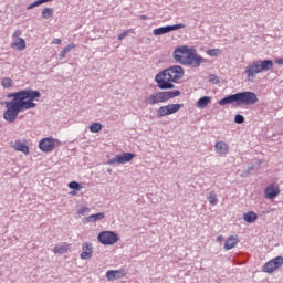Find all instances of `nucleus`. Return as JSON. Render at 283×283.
Here are the masks:
<instances>
[{"label": "nucleus", "mask_w": 283, "mask_h": 283, "mask_svg": "<svg viewBox=\"0 0 283 283\" xmlns=\"http://www.w3.org/2000/svg\"><path fill=\"white\" fill-rule=\"evenodd\" d=\"M8 98L13 99L6 102L3 118L7 123H14V120L19 118V114H21V112H27V109H34V107H36L34 99L41 98V92L28 88L10 93Z\"/></svg>", "instance_id": "1"}, {"label": "nucleus", "mask_w": 283, "mask_h": 283, "mask_svg": "<svg viewBox=\"0 0 283 283\" xmlns=\"http://www.w3.org/2000/svg\"><path fill=\"white\" fill-rule=\"evenodd\" d=\"M182 76H185V69L175 65L158 73L155 81L159 90H174V83H178Z\"/></svg>", "instance_id": "2"}, {"label": "nucleus", "mask_w": 283, "mask_h": 283, "mask_svg": "<svg viewBox=\"0 0 283 283\" xmlns=\"http://www.w3.org/2000/svg\"><path fill=\"white\" fill-rule=\"evenodd\" d=\"M172 56L177 63L188 65L189 67H200L205 63V57L198 55L196 49H189L187 45L177 48Z\"/></svg>", "instance_id": "3"}, {"label": "nucleus", "mask_w": 283, "mask_h": 283, "mask_svg": "<svg viewBox=\"0 0 283 283\" xmlns=\"http://www.w3.org/2000/svg\"><path fill=\"white\" fill-rule=\"evenodd\" d=\"M237 103L238 106L240 105H255L258 103V95L251 91L239 92L232 95H228L219 101V105H231Z\"/></svg>", "instance_id": "4"}, {"label": "nucleus", "mask_w": 283, "mask_h": 283, "mask_svg": "<svg viewBox=\"0 0 283 283\" xmlns=\"http://www.w3.org/2000/svg\"><path fill=\"white\" fill-rule=\"evenodd\" d=\"M270 70H273V60H259L245 66L244 74L247 81H253L256 74H261V72H270Z\"/></svg>", "instance_id": "5"}, {"label": "nucleus", "mask_w": 283, "mask_h": 283, "mask_svg": "<svg viewBox=\"0 0 283 283\" xmlns=\"http://www.w3.org/2000/svg\"><path fill=\"white\" fill-rule=\"evenodd\" d=\"M176 96H180V91H159L146 97L145 103L146 105H158V103H167V101H171Z\"/></svg>", "instance_id": "6"}, {"label": "nucleus", "mask_w": 283, "mask_h": 283, "mask_svg": "<svg viewBox=\"0 0 283 283\" xmlns=\"http://www.w3.org/2000/svg\"><path fill=\"white\" fill-rule=\"evenodd\" d=\"M97 240L105 247H112L120 240V237H118L114 231H103L97 235Z\"/></svg>", "instance_id": "7"}, {"label": "nucleus", "mask_w": 283, "mask_h": 283, "mask_svg": "<svg viewBox=\"0 0 283 283\" xmlns=\"http://www.w3.org/2000/svg\"><path fill=\"white\" fill-rule=\"evenodd\" d=\"M185 107L184 104H169L166 106H161L157 109L158 118H164V116H171V114H176V112H180Z\"/></svg>", "instance_id": "8"}, {"label": "nucleus", "mask_w": 283, "mask_h": 283, "mask_svg": "<svg viewBox=\"0 0 283 283\" xmlns=\"http://www.w3.org/2000/svg\"><path fill=\"white\" fill-rule=\"evenodd\" d=\"M134 158H136V155L134 153H123V154L116 155L112 159H108L106 161V165H116V163L118 165H125V163H132Z\"/></svg>", "instance_id": "9"}, {"label": "nucleus", "mask_w": 283, "mask_h": 283, "mask_svg": "<svg viewBox=\"0 0 283 283\" xmlns=\"http://www.w3.org/2000/svg\"><path fill=\"white\" fill-rule=\"evenodd\" d=\"M282 264H283V258L276 256V258L270 260L269 262H266L263 265L262 271H263V273H273L274 271H277V269H280V266H282Z\"/></svg>", "instance_id": "10"}, {"label": "nucleus", "mask_w": 283, "mask_h": 283, "mask_svg": "<svg viewBox=\"0 0 283 283\" xmlns=\"http://www.w3.org/2000/svg\"><path fill=\"white\" fill-rule=\"evenodd\" d=\"M184 28H186L185 24L180 23V24H174V25H167V27H160L157 28L153 31V34L155 36H160L163 34H169V32H174L176 30H184Z\"/></svg>", "instance_id": "11"}, {"label": "nucleus", "mask_w": 283, "mask_h": 283, "mask_svg": "<svg viewBox=\"0 0 283 283\" xmlns=\"http://www.w3.org/2000/svg\"><path fill=\"white\" fill-rule=\"evenodd\" d=\"M94 253V245L91 242H84L82 244V253L80 254L81 260H92Z\"/></svg>", "instance_id": "12"}, {"label": "nucleus", "mask_w": 283, "mask_h": 283, "mask_svg": "<svg viewBox=\"0 0 283 283\" xmlns=\"http://www.w3.org/2000/svg\"><path fill=\"white\" fill-rule=\"evenodd\" d=\"M125 275H127V272L125 271V269L108 270L106 272V277H107L108 282H114V280H123V277H125Z\"/></svg>", "instance_id": "13"}, {"label": "nucleus", "mask_w": 283, "mask_h": 283, "mask_svg": "<svg viewBox=\"0 0 283 283\" xmlns=\"http://www.w3.org/2000/svg\"><path fill=\"white\" fill-rule=\"evenodd\" d=\"M39 147H40L41 151H44L46 154H49L50 151H54V148H55L54 139H52L50 137L43 138L39 143Z\"/></svg>", "instance_id": "14"}, {"label": "nucleus", "mask_w": 283, "mask_h": 283, "mask_svg": "<svg viewBox=\"0 0 283 283\" xmlns=\"http://www.w3.org/2000/svg\"><path fill=\"white\" fill-rule=\"evenodd\" d=\"M264 196L266 200H274V198H277L280 196V187L271 184L264 189Z\"/></svg>", "instance_id": "15"}, {"label": "nucleus", "mask_w": 283, "mask_h": 283, "mask_svg": "<svg viewBox=\"0 0 283 283\" xmlns=\"http://www.w3.org/2000/svg\"><path fill=\"white\" fill-rule=\"evenodd\" d=\"M27 140H24V143L21 140H15L14 143H11V148L28 156V154H30V147L27 146Z\"/></svg>", "instance_id": "16"}, {"label": "nucleus", "mask_w": 283, "mask_h": 283, "mask_svg": "<svg viewBox=\"0 0 283 283\" xmlns=\"http://www.w3.org/2000/svg\"><path fill=\"white\" fill-rule=\"evenodd\" d=\"M214 151L218 156H227V154H229V144L226 142H217L214 144Z\"/></svg>", "instance_id": "17"}, {"label": "nucleus", "mask_w": 283, "mask_h": 283, "mask_svg": "<svg viewBox=\"0 0 283 283\" xmlns=\"http://www.w3.org/2000/svg\"><path fill=\"white\" fill-rule=\"evenodd\" d=\"M238 242H240V239H238V235L228 237L224 243L226 251H231V249H235V247L238 245Z\"/></svg>", "instance_id": "18"}, {"label": "nucleus", "mask_w": 283, "mask_h": 283, "mask_svg": "<svg viewBox=\"0 0 283 283\" xmlns=\"http://www.w3.org/2000/svg\"><path fill=\"white\" fill-rule=\"evenodd\" d=\"M67 251H70V244L67 243L57 244L53 248V253H55V255H63L67 253Z\"/></svg>", "instance_id": "19"}, {"label": "nucleus", "mask_w": 283, "mask_h": 283, "mask_svg": "<svg viewBox=\"0 0 283 283\" xmlns=\"http://www.w3.org/2000/svg\"><path fill=\"white\" fill-rule=\"evenodd\" d=\"M105 218V213L98 212L95 214H91L83 219V222H98L99 220H103Z\"/></svg>", "instance_id": "20"}, {"label": "nucleus", "mask_w": 283, "mask_h": 283, "mask_svg": "<svg viewBox=\"0 0 283 283\" xmlns=\"http://www.w3.org/2000/svg\"><path fill=\"white\" fill-rule=\"evenodd\" d=\"M244 222H248L249 224H253V222L258 221V213L253 211H248L243 214Z\"/></svg>", "instance_id": "21"}, {"label": "nucleus", "mask_w": 283, "mask_h": 283, "mask_svg": "<svg viewBox=\"0 0 283 283\" xmlns=\"http://www.w3.org/2000/svg\"><path fill=\"white\" fill-rule=\"evenodd\" d=\"M74 48H76V44L70 43V44L66 45L64 49H62V51H61L60 54H59L60 60H61V59H65V56L69 54V52H72V50H74Z\"/></svg>", "instance_id": "22"}, {"label": "nucleus", "mask_w": 283, "mask_h": 283, "mask_svg": "<svg viewBox=\"0 0 283 283\" xmlns=\"http://www.w3.org/2000/svg\"><path fill=\"white\" fill-rule=\"evenodd\" d=\"M209 103H211V97L203 96L197 102V107H199V109H205Z\"/></svg>", "instance_id": "23"}, {"label": "nucleus", "mask_w": 283, "mask_h": 283, "mask_svg": "<svg viewBox=\"0 0 283 283\" xmlns=\"http://www.w3.org/2000/svg\"><path fill=\"white\" fill-rule=\"evenodd\" d=\"M12 48H17L18 50H25V40L23 38H18L12 43Z\"/></svg>", "instance_id": "24"}, {"label": "nucleus", "mask_w": 283, "mask_h": 283, "mask_svg": "<svg viewBox=\"0 0 283 283\" xmlns=\"http://www.w3.org/2000/svg\"><path fill=\"white\" fill-rule=\"evenodd\" d=\"M41 14L44 19H51V17H54V9L46 7L42 10Z\"/></svg>", "instance_id": "25"}, {"label": "nucleus", "mask_w": 283, "mask_h": 283, "mask_svg": "<svg viewBox=\"0 0 283 283\" xmlns=\"http://www.w3.org/2000/svg\"><path fill=\"white\" fill-rule=\"evenodd\" d=\"M1 85L4 87V90H10V87L14 85V81L10 77H3L1 80Z\"/></svg>", "instance_id": "26"}, {"label": "nucleus", "mask_w": 283, "mask_h": 283, "mask_svg": "<svg viewBox=\"0 0 283 283\" xmlns=\"http://www.w3.org/2000/svg\"><path fill=\"white\" fill-rule=\"evenodd\" d=\"M88 129H90V132H92V134H98V132H101L103 129V124L93 123L90 125Z\"/></svg>", "instance_id": "27"}, {"label": "nucleus", "mask_w": 283, "mask_h": 283, "mask_svg": "<svg viewBox=\"0 0 283 283\" xmlns=\"http://www.w3.org/2000/svg\"><path fill=\"white\" fill-rule=\"evenodd\" d=\"M208 202L210 205H218V195L216 193V191H211L207 198Z\"/></svg>", "instance_id": "28"}, {"label": "nucleus", "mask_w": 283, "mask_h": 283, "mask_svg": "<svg viewBox=\"0 0 283 283\" xmlns=\"http://www.w3.org/2000/svg\"><path fill=\"white\" fill-rule=\"evenodd\" d=\"M207 54L209 56H219V54H222V50L220 49H210L207 51Z\"/></svg>", "instance_id": "29"}, {"label": "nucleus", "mask_w": 283, "mask_h": 283, "mask_svg": "<svg viewBox=\"0 0 283 283\" xmlns=\"http://www.w3.org/2000/svg\"><path fill=\"white\" fill-rule=\"evenodd\" d=\"M69 187L71 189H74L75 191H81V184H78L77 181L69 182Z\"/></svg>", "instance_id": "30"}, {"label": "nucleus", "mask_w": 283, "mask_h": 283, "mask_svg": "<svg viewBox=\"0 0 283 283\" xmlns=\"http://www.w3.org/2000/svg\"><path fill=\"white\" fill-rule=\"evenodd\" d=\"M90 213V207H82L77 210V216H87Z\"/></svg>", "instance_id": "31"}, {"label": "nucleus", "mask_w": 283, "mask_h": 283, "mask_svg": "<svg viewBox=\"0 0 283 283\" xmlns=\"http://www.w3.org/2000/svg\"><path fill=\"white\" fill-rule=\"evenodd\" d=\"M234 123H237V125H242V123H244V117L241 114L235 115Z\"/></svg>", "instance_id": "32"}, {"label": "nucleus", "mask_w": 283, "mask_h": 283, "mask_svg": "<svg viewBox=\"0 0 283 283\" xmlns=\"http://www.w3.org/2000/svg\"><path fill=\"white\" fill-rule=\"evenodd\" d=\"M251 171H253V166L249 167L247 170H244L241 174V178H249V175L251 174Z\"/></svg>", "instance_id": "33"}, {"label": "nucleus", "mask_w": 283, "mask_h": 283, "mask_svg": "<svg viewBox=\"0 0 283 283\" xmlns=\"http://www.w3.org/2000/svg\"><path fill=\"white\" fill-rule=\"evenodd\" d=\"M209 82L213 83L214 85H218V83H220V80L216 75H210Z\"/></svg>", "instance_id": "34"}, {"label": "nucleus", "mask_w": 283, "mask_h": 283, "mask_svg": "<svg viewBox=\"0 0 283 283\" xmlns=\"http://www.w3.org/2000/svg\"><path fill=\"white\" fill-rule=\"evenodd\" d=\"M63 42V40L59 39V38H55L52 40L51 44L52 45H61V43Z\"/></svg>", "instance_id": "35"}, {"label": "nucleus", "mask_w": 283, "mask_h": 283, "mask_svg": "<svg viewBox=\"0 0 283 283\" xmlns=\"http://www.w3.org/2000/svg\"><path fill=\"white\" fill-rule=\"evenodd\" d=\"M23 34V32L21 30H15L13 32V39H19V36H21Z\"/></svg>", "instance_id": "36"}, {"label": "nucleus", "mask_w": 283, "mask_h": 283, "mask_svg": "<svg viewBox=\"0 0 283 283\" xmlns=\"http://www.w3.org/2000/svg\"><path fill=\"white\" fill-rule=\"evenodd\" d=\"M127 34H129V31H124L123 33H120L118 35V41H123V39H125L127 36Z\"/></svg>", "instance_id": "37"}, {"label": "nucleus", "mask_w": 283, "mask_h": 283, "mask_svg": "<svg viewBox=\"0 0 283 283\" xmlns=\"http://www.w3.org/2000/svg\"><path fill=\"white\" fill-rule=\"evenodd\" d=\"M275 63H276L277 65H283V57L277 59V60L275 61Z\"/></svg>", "instance_id": "38"}, {"label": "nucleus", "mask_w": 283, "mask_h": 283, "mask_svg": "<svg viewBox=\"0 0 283 283\" xmlns=\"http://www.w3.org/2000/svg\"><path fill=\"white\" fill-rule=\"evenodd\" d=\"M217 242H224V237L222 235L217 237Z\"/></svg>", "instance_id": "39"}, {"label": "nucleus", "mask_w": 283, "mask_h": 283, "mask_svg": "<svg viewBox=\"0 0 283 283\" xmlns=\"http://www.w3.org/2000/svg\"><path fill=\"white\" fill-rule=\"evenodd\" d=\"M140 21H147L148 17L147 15H139Z\"/></svg>", "instance_id": "40"}, {"label": "nucleus", "mask_w": 283, "mask_h": 283, "mask_svg": "<svg viewBox=\"0 0 283 283\" xmlns=\"http://www.w3.org/2000/svg\"><path fill=\"white\" fill-rule=\"evenodd\" d=\"M262 163H264L262 159H259L258 161H256V165H258V167H260V165H262Z\"/></svg>", "instance_id": "41"}, {"label": "nucleus", "mask_w": 283, "mask_h": 283, "mask_svg": "<svg viewBox=\"0 0 283 283\" xmlns=\"http://www.w3.org/2000/svg\"><path fill=\"white\" fill-rule=\"evenodd\" d=\"M73 196H75L76 195V192H71Z\"/></svg>", "instance_id": "42"}]
</instances>
